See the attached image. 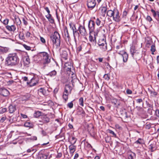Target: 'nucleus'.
Returning a JSON list of instances; mask_svg holds the SVG:
<instances>
[{
    "instance_id": "obj_19",
    "label": "nucleus",
    "mask_w": 159,
    "mask_h": 159,
    "mask_svg": "<svg viewBox=\"0 0 159 159\" xmlns=\"http://www.w3.org/2000/svg\"><path fill=\"white\" fill-rule=\"evenodd\" d=\"M64 37L66 40L69 41L70 38V37L68 34V32L67 29L65 30L64 31Z\"/></svg>"
},
{
    "instance_id": "obj_52",
    "label": "nucleus",
    "mask_w": 159,
    "mask_h": 159,
    "mask_svg": "<svg viewBox=\"0 0 159 159\" xmlns=\"http://www.w3.org/2000/svg\"><path fill=\"white\" fill-rule=\"evenodd\" d=\"M155 114L156 116L159 118V110L158 109L156 110Z\"/></svg>"
},
{
    "instance_id": "obj_53",
    "label": "nucleus",
    "mask_w": 159,
    "mask_h": 159,
    "mask_svg": "<svg viewBox=\"0 0 159 159\" xmlns=\"http://www.w3.org/2000/svg\"><path fill=\"white\" fill-rule=\"evenodd\" d=\"M8 22H9L8 19H6L3 21V23L4 25H6L8 24Z\"/></svg>"
},
{
    "instance_id": "obj_43",
    "label": "nucleus",
    "mask_w": 159,
    "mask_h": 159,
    "mask_svg": "<svg viewBox=\"0 0 159 159\" xmlns=\"http://www.w3.org/2000/svg\"><path fill=\"white\" fill-rule=\"evenodd\" d=\"M24 125L26 127H29L31 126V124L30 122H26L24 124Z\"/></svg>"
},
{
    "instance_id": "obj_15",
    "label": "nucleus",
    "mask_w": 159,
    "mask_h": 159,
    "mask_svg": "<svg viewBox=\"0 0 159 159\" xmlns=\"http://www.w3.org/2000/svg\"><path fill=\"white\" fill-rule=\"evenodd\" d=\"M74 145L73 144H71L69 147L70 149V152L72 155L73 153L75 152L76 148V146Z\"/></svg>"
},
{
    "instance_id": "obj_44",
    "label": "nucleus",
    "mask_w": 159,
    "mask_h": 159,
    "mask_svg": "<svg viewBox=\"0 0 159 159\" xmlns=\"http://www.w3.org/2000/svg\"><path fill=\"white\" fill-rule=\"evenodd\" d=\"M19 37L21 39H24V35L23 33L20 32L19 35Z\"/></svg>"
},
{
    "instance_id": "obj_64",
    "label": "nucleus",
    "mask_w": 159,
    "mask_h": 159,
    "mask_svg": "<svg viewBox=\"0 0 159 159\" xmlns=\"http://www.w3.org/2000/svg\"><path fill=\"white\" fill-rule=\"evenodd\" d=\"M112 102L114 103V104L116 105L117 102V100L116 98L113 99L112 101Z\"/></svg>"
},
{
    "instance_id": "obj_48",
    "label": "nucleus",
    "mask_w": 159,
    "mask_h": 159,
    "mask_svg": "<svg viewBox=\"0 0 159 159\" xmlns=\"http://www.w3.org/2000/svg\"><path fill=\"white\" fill-rule=\"evenodd\" d=\"M68 95L66 94H63V98L66 101L68 99Z\"/></svg>"
},
{
    "instance_id": "obj_36",
    "label": "nucleus",
    "mask_w": 159,
    "mask_h": 159,
    "mask_svg": "<svg viewBox=\"0 0 159 159\" xmlns=\"http://www.w3.org/2000/svg\"><path fill=\"white\" fill-rule=\"evenodd\" d=\"M39 157L40 159H47L48 156L46 154H41L39 155Z\"/></svg>"
},
{
    "instance_id": "obj_32",
    "label": "nucleus",
    "mask_w": 159,
    "mask_h": 159,
    "mask_svg": "<svg viewBox=\"0 0 159 159\" xmlns=\"http://www.w3.org/2000/svg\"><path fill=\"white\" fill-rule=\"evenodd\" d=\"M123 100V99L122 100V98L120 97V101L121 100L122 101L120 103L121 106L123 107L124 108V110H125V108L126 107V105L125 102Z\"/></svg>"
},
{
    "instance_id": "obj_57",
    "label": "nucleus",
    "mask_w": 159,
    "mask_h": 159,
    "mask_svg": "<svg viewBox=\"0 0 159 159\" xmlns=\"http://www.w3.org/2000/svg\"><path fill=\"white\" fill-rule=\"evenodd\" d=\"M31 34L29 32H27L25 34V36L27 38H29L30 37Z\"/></svg>"
},
{
    "instance_id": "obj_29",
    "label": "nucleus",
    "mask_w": 159,
    "mask_h": 159,
    "mask_svg": "<svg viewBox=\"0 0 159 159\" xmlns=\"http://www.w3.org/2000/svg\"><path fill=\"white\" fill-rule=\"evenodd\" d=\"M42 114V112L39 111H36L34 114V116L36 118H38Z\"/></svg>"
},
{
    "instance_id": "obj_39",
    "label": "nucleus",
    "mask_w": 159,
    "mask_h": 159,
    "mask_svg": "<svg viewBox=\"0 0 159 159\" xmlns=\"http://www.w3.org/2000/svg\"><path fill=\"white\" fill-rule=\"evenodd\" d=\"M130 52L132 56H133L134 53L135 52V48L134 46H132L131 47Z\"/></svg>"
},
{
    "instance_id": "obj_5",
    "label": "nucleus",
    "mask_w": 159,
    "mask_h": 159,
    "mask_svg": "<svg viewBox=\"0 0 159 159\" xmlns=\"http://www.w3.org/2000/svg\"><path fill=\"white\" fill-rule=\"evenodd\" d=\"M38 77H34L30 80V82H27V83L28 84H30V86H33L38 84Z\"/></svg>"
},
{
    "instance_id": "obj_42",
    "label": "nucleus",
    "mask_w": 159,
    "mask_h": 159,
    "mask_svg": "<svg viewBox=\"0 0 159 159\" xmlns=\"http://www.w3.org/2000/svg\"><path fill=\"white\" fill-rule=\"evenodd\" d=\"M152 43V41L151 39H149V40H146V45L148 47H149V46Z\"/></svg>"
},
{
    "instance_id": "obj_7",
    "label": "nucleus",
    "mask_w": 159,
    "mask_h": 159,
    "mask_svg": "<svg viewBox=\"0 0 159 159\" xmlns=\"http://www.w3.org/2000/svg\"><path fill=\"white\" fill-rule=\"evenodd\" d=\"M137 103L139 106H137L136 108L138 110H140L143 109L142 108L143 107L144 103L143 100L141 98L138 99L136 100Z\"/></svg>"
},
{
    "instance_id": "obj_13",
    "label": "nucleus",
    "mask_w": 159,
    "mask_h": 159,
    "mask_svg": "<svg viewBox=\"0 0 159 159\" xmlns=\"http://www.w3.org/2000/svg\"><path fill=\"white\" fill-rule=\"evenodd\" d=\"M113 16V20L115 21L119 22V12L117 10H114V13Z\"/></svg>"
},
{
    "instance_id": "obj_26",
    "label": "nucleus",
    "mask_w": 159,
    "mask_h": 159,
    "mask_svg": "<svg viewBox=\"0 0 159 159\" xmlns=\"http://www.w3.org/2000/svg\"><path fill=\"white\" fill-rule=\"evenodd\" d=\"M94 19H95V23H96V25L98 26H99L101 25H103V23H101V21L99 19L97 18L96 19H95V17H94Z\"/></svg>"
},
{
    "instance_id": "obj_47",
    "label": "nucleus",
    "mask_w": 159,
    "mask_h": 159,
    "mask_svg": "<svg viewBox=\"0 0 159 159\" xmlns=\"http://www.w3.org/2000/svg\"><path fill=\"white\" fill-rule=\"evenodd\" d=\"M157 93L155 91H153V93H152V94L151 95V96L156 97V96L157 95Z\"/></svg>"
},
{
    "instance_id": "obj_18",
    "label": "nucleus",
    "mask_w": 159,
    "mask_h": 159,
    "mask_svg": "<svg viewBox=\"0 0 159 159\" xmlns=\"http://www.w3.org/2000/svg\"><path fill=\"white\" fill-rule=\"evenodd\" d=\"M6 28L9 31L14 32L16 30V27L14 25H11V26L7 25Z\"/></svg>"
},
{
    "instance_id": "obj_4",
    "label": "nucleus",
    "mask_w": 159,
    "mask_h": 159,
    "mask_svg": "<svg viewBox=\"0 0 159 159\" xmlns=\"http://www.w3.org/2000/svg\"><path fill=\"white\" fill-rule=\"evenodd\" d=\"M98 44L102 51H105L107 50V44L104 38H100L99 39Z\"/></svg>"
},
{
    "instance_id": "obj_35",
    "label": "nucleus",
    "mask_w": 159,
    "mask_h": 159,
    "mask_svg": "<svg viewBox=\"0 0 159 159\" xmlns=\"http://www.w3.org/2000/svg\"><path fill=\"white\" fill-rule=\"evenodd\" d=\"M103 78L107 81H108L110 79V75L108 74H106L104 75Z\"/></svg>"
},
{
    "instance_id": "obj_54",
    "label": "nucleus",
    "mask_w": 159,
    "mask_h": 159,
    "mask_svg": "<svg viewBox=\"0 0 159 159\" xmlns=\"http://www.w3.org/2000/svg\"><path fill=\"white\" fill-rule=\"evenodd\" d=\"M6 119V116H3L2 117L0 120V122L1 123L3 122Z\"/></svg>"
},
{
    "instance_id": "obj_23",
    "label": "nucleus",
    "mask_w": 159,
    "mask_h": 159,
    "mask_svg": "<svg viewBox=\"0 0 159 159\" xmlns=\"http://www.w3.org/2000/svg\"><path fill=\"white\" fill-rule=\"evenodd\" d=\"M135 157V154L132 152H129L128 153V159H134Z\"/></svg>"
},
{
    "instance_id": "obj_9",
    "label": "nucleus",
    "mask_w": 159,
    "mask_h": 159,
    "mask_svg": "<svg viewBox=\"0 0 159 159\" xmlns=\"http://www.w3.org/2000/svg\"><path fill=\"white\" fill-rule=\"evenodd\" d=\"M97 34L95 32H89V40L91 42H93L95 44L96 43V36Z\"/></svg>"
},
{
    "instance_id": "obj_25",
    "label": "nucleus",
    "mask_w": 159,
    "mask_h": 159,
    "mask_svg": "<svg viewBox=\"0 0 159 159\" xmlns=\"http://www.w3.org/2000/svg\"><path fill=\"white\" fill-rule=\"evenodd\" d=\"M114 13V10L112 11L111 10H108L107 12V15L110 17L113 16Z\"/></svg>"
},
{
    "instance_id": "obj_40",
    "label": "nucleus",
    "mask_w": 159,
    "mask_h": 159,
    "mask_svg": "<svg viewBox=\"0 0 159 159\" xmlns=\"http://www.w3.org/2000/svg\"><path fill=\"white\" fill-rule=\"evenodd\" d=\"M76 140L77 139L75 137H72L71 139V140L70 142V143L71 144H74L75 143Z\"/></svg>"
},
{
    "instance_id": "obj_59",
    "label": "nucleus",
    "mask_w": 159,
    "mask_h": 159,
    "mask_svg": "<svg viewBox=\"0 0 159 159\" xmlns=\"http://www.w3.org/2000/svg\"><path fill=\"white\" fill-rule=\"evenodd\" d=\"M105 65L107 66V68L108 69H109V70H110L111 69V67L110 66L109 64L108 63H106L105 64Z\"/></svg>"
},
{
    "instance_id": "obj_41",
    "label": "nucleus",
    "mask_w": 159,
    "mask_h": 159,
    "mask_svg": "<svg viewBox=\"0 0 159 159\" xmlns=\"http://www.w3.org/2000/svg\"><path fill=\"white\" fill-rule=\"evenodd\" d=\"M56 74L57 72L55 70H53L49 73V75L51 76H53L55 75Z\"/></svg>"
},
{
    "instance_id": "obj_28",
    "label": "nucleus",
    "mask_w": 159,
    "mask_h": 159,
    "mask_svg": "<svg viewBox=\"0 0 159 159\" xmlns=\"http://www.w3.org/2000/svg\"><path fill=\"white\" fill-rule=\"evenodd\" d=\"M107 10V8L105 7H101L100 8V10L101 11L102 14L103 15H104L106 13Z\"/></svg>"
},
{
    "instance_id": "obj_20",
    "label": "nucleus",
    "mask_w": 159,
    "mask_h": 159,
    "mask_svg": "<svg viewBox=\"0 0 159 159\" xmlns=\"http://www.w3.org/2000/svg\"><path fill=\"white\" fill-rule=\"evenodd\" d=\"M46 90L42 88H41L38 90V93L40 95H46Z\"/></svg>"
},
{
    "instance_id": "obj_61",
    "label": "nucleus",
    "mask_w": 159,
    "mask_h": 159,
    "mask_svg": "<svg viewBox=\"0 0 159 159\" xmlns=\"http://www.w3.org/2000/svg\"><path fill=\"white\" fill-rule=\"evenodd\" d=\"M44 9L47 11L48 13V14L50 13V11L48 8L47 7H46L44 8Z\"/></svg>"
},
{
    "instance_id": "obj_46",
    "label": "nucleus",
    "mask_w": 159,
    "mask_h": 159,
    "mask_svg": "<svg viewBox=\"0 0 159 159\" xmlns=\"http://www.w3.org/2000/svg\"><path fill=\"white\" fill-rule=\"evenodd\" d=\"M151 11L152 13L153 16L155 17L157 16V11H156L153 9H151Z\"/></svg>"
},
{
    "instance_id": "obj_6",
    "label": "nucleus",
    "mask_w": 159,
    "mask_h": 159,
    "mask_svg": "<svg viewBox=\"0 0 159 159\" xmlns=\"http://www.w3.org/2000/svg\"><path fill=\"white\" fill-rule=\"evenodd\" d=\"M95 22L92 20H90L89 22L88 27L89 32H93L95 29Z\"/></svg>"
},
{
    "instance_id": "obj_63",
    "label": "nucleus",
    "mask_w": 159,
    "mask_h": 159,
    "mask_svg": "<svg viewBox=\"0 0 159 159\" xmlns=\"http://www.w3.org/2000/svg\"><path fill=\"white\" fill-rule=\"evenodd\" d=\"M126 92L128 94H131L132 93V91L129 89H127Z\"/></svg>"
},
{
    "instance_id": "obj_1",
    "label": "nucleus",
    "mask_w": 159,
    "mask_h": 159,
    "mask_svg": "<svg viewBox=\"0 0 159 159\" xmlns=\"http://www.w3.org/2000/svg\"><path fill=\"white\" fill-rule=\"evenodd\" d=\"M19 59L15 53H10L6 59L5 64L9 66H14L18 64Z\"/></svg>"
},
{
    "instance_id": "obj_34",
    "label": "nucleus",
    "mask_w": 159,
    "mask_h": 159,
    "mask_svg": "<svg viewBox=\"0 0 159 159\" xmlns=\"http://www.w3.org/2000/svg\"><path fill=\"white\" fill-rule=\"evenodd\" d=\"M69 25L70 28L72 30L73 32H74V31L77 30L74 25L72 23H70L69 24Z\"/></svg>"
},
{
    "instance_id": "obj_31",
    "label": "nucleus",
    "mask_w": 159,
    "mask_h": 159,
    "mask_svg": "<svg viewBox=\"0 0 159 159\" xmlns=\"http://www.w3.org/2000/svg\"><path fill=\"white\" fill-rule=\"evenodd\" d=\"M25 63L28 65L30 63V60L28 56L25 57V60L24 61Z\"/></svg>"
},
{
    "instance_id": "obj_12",
    "label": "nucleus",
    "mask_w": 159,
    "mask_h": 159,
    "mask_svg": "<svg viewBox=\"0 0 159 159\" xmlns=\"http://www.w3.org/2000/svg\"><path fill=\"white\" fill-rule=\"evenodd\" d=\"M9 91L6 89L2 88L0 89V94L4 97H7L9 95Z\"/></svg>"
},
{
    "instance_id": "obj_3",
    "label": "nucleus",
    "mask_w": 159,
    "mask_h": 159,
    "mask_svg": "<svg viewBox=\"0 0 159 159\" xmlns=\"http://www.w3.org/2000/svg\"><path fill=\"white\" fill-rule=\"evenodd\" d=\"M39 54L42 58L43 64H48L50 62V57L48 53L42 52H40Z\"/></svg>"
},
{
    "instance_id": "obj_16",
    "label": "nucleus",
    "mask_w": 159,
    "mask_h": 159,
    "mask_svg": "<svg viewBox=\"0 0 159 159\" xmlns=\"http://www.w3.org/2000/svg\"><path fill=\"white\" fill-rule=\"evenodd\" d=\"M8 110L10 113H13L16 110L15 105H10L8 107Z\"/></svg>"
},
{
    "instance_id": "obj_49",
    "label": "nucleus",
    "mask_w": 159,
    "mask_h": 159,
    "mask_svg": "<svg viewBox=\"0 0 159 159\" xmlns=\"http://www.w3.org/2000/svg\"><path fill=\"white\" fill-rule=\"evenodd\" d=\"M24 47L27 50H30L31 47L26 45L24 44L23 45Z\"/></svg>"
},
{
    "instance_id": "obj_27",
    "label": "nucleus",
    "mask_w": 159,
    "mask_h": 159,
    "mask_svg": "<svg viewBox=\"0 0 159 159\" xmlns=\"http://www.w3.org/2000/svg\"><path fill=\"white\" fill-rule=\"evenodd\" d=\"M43 123H47L49 122L50 118L46 116H44L43 117Z\"/></svg>"
},
{
    "instance_id": "obj_10",
    "label": "nucleus",
    "mask_w": 159,
    "mask_h": 159,
    "mask_svg": "<svg viewBox=\"0 0 159 159\" xmlns=\"http://www.w3.org/2000/svg\"><path fill=\"white\" fill-rule=\"evenodd\" d=\"M80 34L83 36H85L87 34V32L84 26L80 25L78 30Z\"/></svg>"
},
{
    "instance_id": "obj_37",
    "label": "nucleus",
    "mask_w": 159,
    "mask_h": 159,
    "mask_svg": "<svg viewBox=\"0 0 159 159\" xmlns=\"http://www.w3.org/2000/svg\"><path fill=\"white\" fill-rule=\"evenodd\" d=\"M79 104L81 106H84V99L83 98L81 97L79 99Z\"/></svg>"
},
{
    "instance_id": "obj_30",
    "label": "nucleus",
    "mask_w": 159,
    "mask_h": 159,
    "mask_svg": "<svg viewBox=\"0 0 159 159\" xmlns=\"http://www.w3.org/2000/svg\"><path fill=\"white\" fill-rule=\"evenodd\" d=\"M74 37V39L75 41L76 38H79V34L77 32V31L76 30L74 32H73Z\"/></svg>"
},
{
    "instance_id": "obj_14",
    "label": "nucleus",
    "mask_w": 159,
    "mask_h": 159,
    "mask_svg": "<svg viewBox=\"0 0 159 159\" xmlns=\"http://www.w3.org/2000/svg\"><path fill=\"white\" fill-rule=\"evenodd\" d=\"M72 90V87L69 85H66L65 88L64 94L68 95L70 93Z\"/></svg>"
},
{
    "instance_id": "obj_8",
    "label": "nucleus",
    "mask_w": 159,
    "mask_h": 159,
    "mask_svg": "<svg viewBox=\"0 0 159 159\" xmlns=\"http://www.w3.org/2000/svg\"><path fill=\"white\" fill-rule=\"evenodd\" d=\"M96 2L95 0H88L87 2L88 7L92 9L95 6Z\"/></svg>"
},
{
    "instance_id": "obj_55",
    "label": "nucleus",
    "mask_w": 159,
    "mask_h": 159,
    "mask_svg": "<svg viewBox=\"0 0 159 159\" xmlns=\"http://www.w3.org/2000/svg\"><path fill=\"white\" fill-rule=\"evenodd\" d=\"M146 19L149 22L151 21L152 20V18L150 16H147Z\"/></svg>"
},
{
    "instance_id": "obj_50",
    "label": "nucleus",
    "mask_w": 159,
    "mask_h": 159,
    "mask_svg": "<svg viewBox=\"0 0 159 159\" xmlns=\"http://www.w3.org/2000/svg\"><path fill=\"white\" fill-rule=\"evenodd\" d=\"M26 19L25 18H22L23 22L24 23V24L25 25H27L28 24L27 21H26Z\"/></svg>"
},
{
    "instance_id": "obj_58",
    "label": "nucleus",
    "mask_w": 159,
    "mask_h": 159,
    "mask_svg": "<svg viewBox=\"0 0 159 159\" xmlns=\"http://www.w3.org/2000/svg\"><path fill=\"white\" fill-rule=\"evenodd\" d=\"M127 14V12L126 11H124V12H123V15H122L123 17L124 18L126 17Z\"/></svg>"
},
{
    "instance_id": "obj_22",
    "label": "nucleus",
    "mask_w": 159,
    "mask_h": 159,
    "mask_svg": "<svg viewBox=\"0 0 159 159\" xmlns=\"http://www.w3.org/2000/svg\"><path fill=\"white\" fill-rule=\"evenodd\" d=\"M9 50V48L7 47H0V52L3 53L7 52Z\"/></svg>"
},
{
    "instance_id": "obj_38",
    "label": "nucleus",
    "mask_w": 159,
    "mask_h": 159,
    "mask_svg": "<svg viewBox=\"0 0 159 159\" xmlns=\"http://www.w3.org/2000/svg\"><path fill=\"white\" fill-rule=\"evenodd\" d=\"M151 51L152 52V54H154V52L156 51V48L155 45H152L151 46Z\"/></svg>"
},
{
    "instance_id": "obj_45",
    "label": "nucleus",
    "mask_w": 159,
    "mask_h": 159,
    "mask_svg": "<svg viewBox=\"0 0 159 159\" xmlns=\"http://www.w3.org/2000/svg\"><path fill=\"white\" fill-rule=\"evenodd\" d=\"M73 104L72 102H69L67 104V106L70 108H71L73 107Z\"/></svg>"
},
{
    "instance_id": "obj_21",
    "label": "nucleus",
    "mask_w": 159,
    "mask_h": 159,
    "mask_svg": "<svg viewBox=\"0 0 159 159\" xmlns=\"http://www.w3.org/2000/svg\"><path fill=\"white\" fill-rule=\"evenodd\" d=\"M61 56L62 58L65 60L67 59L68 54L66 51H62L61 54Z\"/></svg>"
},
{
    "instance_id": "obj_56",
    "label": "nucleus",
    "mask_w": 159,
    "mask_h": 159,
    "mask_svg": "<svg viewBox=\"0 0 159 159\" xmlns=\"http://www.w3.org/2000/svg\"><path fill=\"white\" fill-rule=\"evenodd\" d=\"M40 40L43 43H44L46 42L45 39L43 38L41 36H40Z\"/></svg>"
},
{
    "instance_id": "obj_62",
    "label": "nucleus",
    "mask_w": 159,
    "mask_h": 159,
    "mask_svg": "<svg viewBox=\"0 0 159 159\" xmlns=\"http://www.w3.org/2000/svg\"><path fill=\"white\" fill-rule=\"evenodd\" d=\"M22 79L24 81L28 82V78L27 77L25 76L22 78Z\"/></svg>"
},
{
    "instance_id": "obj_2",
    "label": "nucleus",
    "mask_w": 159,
    "mask_h": 159,
    "mask_svg": "<svg viewBox=\"0 0 159 159\" xmlns=\"http://www.w3.org/2000/svg\"><path fill=\"white\" fill-rule=\"evenodd\" d=\"M50 38L53 44L55 45L57 47H59L60 46L61 37L58 32L55 31L50 36Z\"/></svg>"
},
{
    "instance_id": "obj_24",
    "label": "nucleus",
    "mask_w": 159,
    "mask_h": 159,
    "mask_svg": "<svg viewBox=\"0 0 159 159\" xmlns=\"http://www.w3.org/2000/svg\"><path fill=\"white\" fill-rule=\"evenodd\" d=\"M65 68L67 71H70L71 69V64L69 63H66L65 64Z\"/></svg>"
},
{
    "instance_id": "obj_17",
    "label": "nucleus",
    "mask_w": 159,
    "mask_h": 159,
    "mask_svg": "<svg viewBox=\"0 0 159 159\" xmlns=\"http://www.w3.org/2000/svg\"><path fill=\"white\" fill-rule=\"evenodd\" d=\"M46 18L48 19V20L51 23H53L54 22V20L52 17L51 14H48L46 16Z\"/></svg>"
},
{
    "instance_id": "obj_33",
    "label": "nucleus",
    "mask_w": 159,
    "mask_h": 159,
    "mask_svg": "<svg viewBox=\"0 0 159 159\" xmlns=\"http://www.w3.org/2000/svg\"><path fill=\"white\" fill-rule=\"evenodd\" d=\"M15 22L17 25H20L21 24V21L19 17L15 18Z\"/></svg>"
},
{
    "instance_id": "obj_51",
    "label": "nucleus",
    "mask_w": 159,
    "mask_h": 159,
    "mask_svg": "<svg viewBox=\"0 0 159 159\" xmlns=\"http://www.w3.org/2000/svg\"><path fill=\"white\" fill-rule=\"evenodd\" d=\"M141 141L142 139H139L138 140L135 142V143L136 144H141L142 143Z\"/></svg>"
},
{
    "instance_id": "obj_11",
    "label": "nucleus",
    "mask_w": 159,
    "mask_h": 159,
    "mask_svg": "<svg viewBox=\"0 0 159 159\" xmlns=\"http://www.w3.org/2000/svg\"><path fill=\"white\" fill-rule=\"evenodd\" d=\"M120 55L122 56L124 62H127L128 57L127 53L125 51H120Z\"/></svg>"
},
{
    "instance_id": "obj_60",
    "label": "nucleus",
    "mask_w": 159,
    "mask_h": 159,
    "mask_svg": "<svg viewBox=\"0 0 159 159\" xmlns=\"http://www.w3.org/2000/svg\"><path fill=\"white\" fill-rule=\"evenodd\" d=\"M7 111V108H5L2 109L1 110L0 112L2 113H3L5 112H6Z\"/></svg>"
}]
</instances>
